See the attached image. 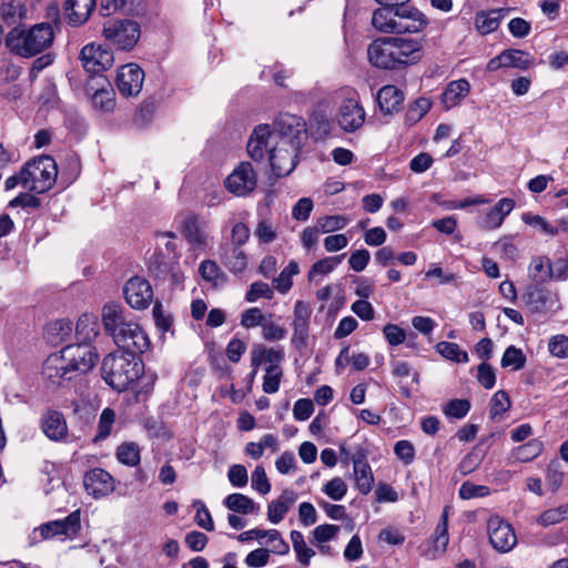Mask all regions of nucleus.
I'll return each instance as SVG.
<instances>
[{
  "instance_id": "nucleus-26",
  "label": "nucleus",
  "mask_w": 568,
  "mask_h": 568,
  "mask_svg": "<svg viewBox=\"0 0 568 568\" xmlns=\"http://www.w3.org/2000/svg\"><path fill=\"white\" fill-rule=\"evenodd\" d=\"M182 233L193 250L202 251L209 243V235L201 227L197 215L191 214L183 220Z\"/></svg>"
},
{
  "instance_id": "nucleus-4",
  "label": "nucleus",
  "mask_w": 568,
  "mask_h": 568,
  "mask_svg": "<svg viewBox=\"0 0 568 568\" xmlns=\"http://www.w3.org/2000/svg\"><path fill=\"white\" fill-rule=\"evenodd\" d=\"M101 371L108 385L123 392L141 376L143 363L138 356L111 353L103 358Z\"/></svg>"
},
{
  "instance_id": "nucleus-64",
  "label": "nucleus",
  "mask_w": 568,
  "mask_h": 568,
  "mask_svg": "<svg viewBox=\"0 0 568 568\" xmlns=\"http://www.w3.org/2000/svg\"><path fill=\"white\" fill-rule=\"evenodd\" d=\"M551 355L565 358L568 356V337L565 335H556L550 338L548 344Z\"/></svg>"
},
{
  "instance_id": "nucleus-57",
  "label": "nucleus",
  "mask_w": 568,
  "mask_h": 568,
  "mask_svg": "<svg viewBox=\"0 0 568 568\" xmlns=\"http://www.w3.org/2000/svg\"><path fill=\"white\" fill-rule=\"evenodd\" d=\"M470 409V403L467 399H452L443 408L444 414L450 418H463Z\"/></svg>"
},
{
  "instance_id": "nucleus-59",
  "label": "nucleus",
  "mask_w": 568,
  "mask_h": 568,
  "mask_svg": "<svg viewBox=\"0 0 568 568\" xmlns=\"http://www.w3.org/2000/svg\"><path fill=\"white\" fill-rule=\"evenodd\" d=\"M323 491L333 500H342L347 493V486L341 477H334L324 485Z\"/></svg>"
},
{
  "instance_id": "nucleus-16",
  "label": "nucleus",
  "mask_w": 568,
  "mask_h": 568,
  "mask_svg": "<svg viewBox=\"0 0 568 568\" xmlns=\"http://www.w3.org/2000/svg\"><path fill=\"white\" fill-rule=\"evenodd\" d=\"M81 529L80 510L72 511L69 516L61 520H53L40 526L41 536L44 539L64 535L73 538Z\"/></svg>"
},
{
  "instance_id": "nucleus-61",
  "label": "nucleus",
  "mask_w": 568,
  "mask_h": 568,
  "mask_svg": "<svg viewBox=\"0 0 568 568\" xmlns=\"http://www.w3.org/2000/svg\"><path fill=\"white\" fill-rule=\"evenodd\" d=\"M193 506L196 507L195 523L207 531L214 530V523L206 506L201 500H195Z\"/></svg>"
},
{
  "instance_id": "nucleus-1",
  "label": "nucleus",
  "mask_w": 568,
  "mask_h": 568,
  "mask_svg": "<svg viewBox=\"0 0 568 568\" xmlns=\"http://www.w3.org/2000/svg\"><path fill=\"white\" fill-rule=\"evenodd\" d=\"M424 57V43L417 38L382 37L367 47L369 63L378 69L397 70L418 63Z\"/></svg>"
},
{
  "instance_id": "nucleus-24",
  "label": "nucleus",
  "mask_w": 568,
  "mask_h": 568,
  "mask_svg": "<svg viewBox=\"0 0 568 568\" xmlns=\"http://www.w3.org/2000/svg\"><path fill=\"white\" fill-rule=\"evenodd\" d=\"M71 371L62 354H51L43 363L42 375L53 385L71 379Z\"/></svg>"
},
{
  "instance_id": "nucleus-39",
  "label": "nucleus",
  "mask_w": 568,
  "mask_h": 568,
  "mask_svg": "<svg viewBox=\"0 0 568 568\" xmlns=\"http://www.w3.org/2000/svg\"><path fill=\"white\" fill-rule=\"evenodd\" d=\"M224 505L227 509L243 515L255 514L258 511V506L252 498L239 493L229 495L224 499Z\"/></svg>"
},
{
  "instance_id": "nucleus-53",
  "label": "nucleus",
  "mask_w": 568,
  "mask_h": 568,
  "mask_svg": "<svg viewBox=\"0 0 568 568\" xmlns=\"http://www.w3.org/2000/svg\"><path fill=\"white\" fill-rule=\"evenodd\" d=\"M267 538L268 549L275 555H287L290 552L288 544L283 539L281 532L276 529L264 530V538Z\"/></svg>"
},
{
  "instance_id": "nucleus-54",
  "label": "nucleus",
  "mask_w": 568,
  "mask_h": 568,
  "mask_svg": "<svg viewBox=\"0 0 568 568\" xmlns=\"http://www.w3.org/2000/svg\"><path fill=\"white\" fill-rule=\"evenodd\" d=\"M348 222L345 215H327L318 219L317 227L322 233H329L344 229Z\"/></svg>"
},
{
  "instance_id": "nucleus-41",
  "label": "nucleus",
  "mask_w": 568,
  "mask_h": 568,
  "mask_svg": "<svg viewBox=\"0 0 568 568\" xmlns=\"http://www.w3.org/2000/svg\"><path fill=\"white\" fill-rule=\"evenodd\" d=\"M290 538L296 554L297 561L304 567L308 566L311 559L315 556V550L306 545L303 534L298 530H292Z\"/></svg>"
},
{
  "instance_id": "nucleus-10",
  "label": "nucleus",
  "mask_w": 568,
  "mask_h": 568,
  "mask_svg": "<svg viewBox=\"0 0 568 568\" xmlns=\"http://www.w3.org/2000/svg\"><path fill=\"white\" fill-rule=\"evenodd\" d=\"M271 143L268 161L274 175L277 178L288 175L297 165L302 146L290 145L285 141L281 143L278 141H271Z\"/></svg>"
},
{
  "instance_id": "nucleus-44",
  "label": "nucleus",
  "mask_w": 568,
  "mask_h": 568,
  "mask_svg": "<svg viewBox=\"0 0 568 568\" xmlns=\"http://www.w3.org/2000/svg\"><path fill=\"white\" fill-rule=\"evenodd\" d=\"M485 457V450L475 446L467 455L463 457L458 465V470L463 476L473 473L481 464Z\"/></svg>"
},
{
  "instance_id": "nucleus-38",
  "label": "nucleus",
  "mask_w": 568,
  "mask_h": 568,
  "mask_svg": "<svg viewBox=\"0 0 568 568\" xmlns=\"http://www.w3.org/2000/svg\"><path fill=\"white\" fill-rule=\"evenodd\" d=\"M101 88L97 89L92 94V104L101 111H111L114 108V91L105 78H101Z\"/></svg>"
},
{
  "instance_id": "nucleus-7",
  "label": "nucleus",
  "mask_w": 568,
  "mask_h": 568,
  "mask_svg": "<svg viewBox=\"0 0 568 568\" xmlns=\"http://www.w3.org/2000/svg\"><path fill=\"white\" fill-rule=\"evenodd\" d=\"M102 36L115 50L129 52L140 40L141 27L130 19L108 20L103 23Z\"/></svg>"
},
{
  "instance_id": "nucleus-5",
  "label": "nucleus",
  "mask_w": 568,
  "mask_h": 568,
  "mask_svg": "<svg viewBox=\"0 0 568 568\" xmlns=\"http://www.w3.org/2000/svg\"><path fill=\"white\" fill-rule=\"evenodd\" d=\"M158 246L162 250L165 247V253L162 256H155L150 263V272L153 280L160 282H169V284H181L184 281V274L181 272L180 266L173 264L171 261L178 258V246L175 243V235L171 232H163L156 234Z\"/></svg>"
},
{
  "instance_id": "nucleus-25",
  "label": "nucleus",
  "mask_w": 568,
  "mask_h": 568,
  "mask_svg": "<svg viewBox=\"0 0 568 568\" xmlns=\"http://www.w3.org/2000/svg\"><path fill=\"white\" fill-rule=\"evenodd\" d=\"M352 463L356 487L361 494L367 495L372 490L374 476L366 460V455L362 452H357L352 456Z\"/></svg>"
},
{
  "instance_id": "nucleus-33",
  "label": "nucleus",
  "mask_w": 568,
  "mask_h": 568,
  "mask_svg": "<svg viewBox=\"0 0 568 568\" xmlns=\"http://www.w3.org/2000/svg\"><path fill=\"white\" fill-rule=\"evenodd\" d=\"M72 332V323L69 320H57L49 323L44 328V338L52 345L58 346L65 342Z\"/></svg>"
},
{
  "instance_id": "nucleus-29",
  "label": "nucleus",
  "mask_w": 568,
  "mask_h": 568,
  "mask_svg": "<svg viewBox=\"0 0 568 568\" xmlns=\"http://www.w3.org/2000/svg\"><path fill=\"white\" fill-rule=\"evenodd\" d=\"M297 499V494L293 490L285 489L280 497L273 500L267 507V518L272 524L282 521Z\"/></svg>"
},
{
  "instance_id": "nucleus-36",
  "label": "nucleus",
  "mask_w": 568,
  "mask_h": 568,
  "mask_svg": "<svg viewBox=\"0 0 568 568\" xmlns=\"http://www.w3.org/2000/svg\"><path fill=\"white\" fill-rule=\"evenodd\" d=\"M470 85L466 79H459L448 83L443 93L442 101L446 109L456 106L469 92Z\"/></svg>"
},
{
  "instance_id": "nucleus-32",
  "label": "nucleus",
  "mask_w": 568,
  "mask_h": 568,
  "mask_svg": "<svg viewBox=\"0 0 568 568\" xmlns=\"http://www.w3.org/2000/svg\"><path fill=\"white\" fill-rule=\"evenodd\" d=\"M126 303L135 310L146 308L154 298L152 286H124Z\"/></svg>"
},
{
  "instance_id": "nucleus-6",
  "label": "nucleus",
  "mask_w": 568,
  "mask_h": 568,
  "mask_svg": "<svg viewBox=\"0 0 568 568\" xmlns=\"http://www.w3.org/2000/svg\"><path fill=\"white\" fill-rule=\"evenodd\" d=\"M22 175L24 182H28L29 191L42 194L49 191L57 180L55 161L49 155L39 156L22 166Z\"/></svg>"
},
{
  "instance_id": "nucleus-34",
  "label": "nucleus",
  "mask_w": 568,
  "mask_h": 568,
  "mask_svg": "<svg viewBox=\"0 0 568 568\" xmlns=\"http://www.w3.org/2000/svg\"><path fill=\"white\" fill-rule=\"evenodd\" d=\"M99 334L98 317L94 314H82L75 326V336L79 343L91 344Z\"/></svg>"
},
{
  "instance_id": "nucleus-18",
  "label": "nucleus",
  "mask_w": 568,
  "mask_h": 568,
  "mask_svg": "<svg viewBox=\"0 0 568 568\" xmlns=\"http://www.w3.org/2000/svg\"><path fill=\"white\" fill-rule=\"evenodd\" d=\"M365 121V111L355 99H347L343 101L337 122L346 132H354L359 129Z\"/></svg>"
},
{
  "instance_id": "nucleus-15",
  "label": "nucleus",
  "mask_w": 568,
  "mask_h": 568,
  "mask_svg": "<svg viewBox=\"0 0 568 568\" xmlns=\"http://www.w3.org/2000/svg\"><path fill=\"white\" fill-rule=\"evenodd\" d=\"M487 530L491 546L500 552L510 551L517 544L513 527L498 516L488 520Z\"/></svg>"
},
{
  "instance_id": "nucleus-22",
  "label": "nucleus",
  "mask_w": 568,
  "mask_h": 568,
  "mask_svg": "<svg viewBox=\"0 0 568 568\" xmlns=\"http://www.w3.org/2000/svg\"><path fill=\"white\" fill-rule=\"evenodd\" d=\"M272 146L271 143V130L267 124L257 125L248 142H247V152L250 156L254 161H262L265 158V154H268V150Z\"/></svg>"
},
{
  "instance_id": "nucleus-55",
  "label": "nucleus",
  "mask_w": 568,
  "mask_h": 568,
  "mask_svg": "<svg viewBox=\"0 0 568 568\" xmlns=\"http://www.w3.org/2000/svg\"><path fill=\"white\" fill-rule=\"evenodd\" d=\"M114 420V412L111 408H104L100 415L98 434L94 436L93 440L99 442L105 439L111 433Z\"/></svg>"
},
{
  "instance_id": "nucleus-13",
  "label": "nucleus",
  "mask_w": 568,
  "mask_h": 568,
  "mask_svg": "<svg viewBox=\"0 0 568 568\" xmlns=\"http://www.w3.org/2000/svg\"><path fill=\"white\" fill-rule=\"evenodd\" d=\"M257 183L256 173L248 162L240 163L225 180V187L236 196L251 193Z\"/></svg>"
},
{
  "instance_id": "nucleus-27",
  "label": "nucleus",
  "mask_w": 568,
  "mask_h": 568,
  "mask_svg": "<svg viewBox=\"0 0 568 568\" xmlns=\"http://www.w3.org/2000/svg\"><path fill=\"white\" fill-rule=\"evenodd\" d=\"M219 255L231 272L237 273L246 268L247 257L241 246L224 243L220 246Z\"/></svg>"
},
{
  "instance_id": "nucleus-8",
  "label": "nucleus",
  "mask_w": 568,
  "mask_h": 568,
  "mask_svg": "<svg viewBox=\"0 0 568 568\" xmlns=\"http://www.w3.org/2000/svg\"><path fill=\"white\" fill-rule=\"evenodd\" d=\"M307 139V126L303 118L282 113L274 121L271 141L287 142L290 145L303 146Z\"/></svg>"
},
{
  "instance_id": "nucleus-50",
  "label": "nucleus",
  "mask_w": 568,
  "mask_h": 568,
  "mask_svg": "<svg viewBox=\"0 0 568 568\" xmlns=\"http://www.w3.org/2000/svg\"><path fill=\"white\" fill-rule=\"evenodd\" d=\"M310 131L314 139H325L331 131V122L325 114L315 112L310 119Z\"/></svg>"
},
{
  "instance_id": "nucleus-31",
  "label": "nucleus",
  "mask_w": 568,
  "mask_h": 568,
  "mask_svg": "<svg viewBox=\"0 0 568 568\" xmlns=\"http://www.w3.org/2000/svg\"><path fill=\"white\" fill-rule=\"evenodd\" d=\"M404 93L395 85H384L377 93V103L385 114L399 110Z\"/></svg>"
},
{
  "instance_id": "nucleus-30",
  "label": "nucleus",
  "mask_w": 568,
  "mask_h": 568,
  "mask_svg": "<svg viewBox=\"0 0 568 568\" xmlns=\"http://www.w3.org/2000/svg\"><path fill=\"white\" fill-rule=\"evenodd\" d=\"M95 6V0H67L64 13L71 24L85 22Z\"/></svg>"
},
{
  "instance_id": "nucleus-19",
  "label": "nucleus",
  "mask_w": 568,
  "mask_h": 568,
  "mask_svg": "<svg viewBox=\"0 0 568 568\" xmlns=\"http://www.w3.org/2000/svg\"><path fill=\"white\" fill-rule=\"evenodd\" d=\"M312 310L308 304L298 301L294 307L292 343L296 347L306 346Z\"/></svg>"
},
{
  "instance_id": "nucleus-58",
  "label": "nucleus",
  "mask_w": 568,
  "mask_h": 568,
  "mask_svg": "<svg viewBox=\"0 0 568 568\" xmlns=\"http://www.w3.org/2000/svg\"><path fill=\"white\" fill-rule=\"evenodd\" d=\"M510 408V400L508 394L504 390H498L494 394L490 400V417L495 418L501 416Z\"/></svg>"
},
{
  "instance_id": "nucleus-35",
  "label": "nucleus",
  "mask_w": 568,
  "mask_h": 568,
  "mask_svg": "<svg viewBox=\"0 0 568 568\" xmlns=\"http://www.w3.org/2000/svg\"><path fill=\"white\" fill-rule=\"evenodd\" d=\"M284 358L282 349L266 348L263 345H254L251 351V366L254 367V373L262 363H270V365H280Z\"/></svg>"
},
{
  "instance_id": "nucleus-9",
  "label": "nucleus",
  "mask_w": 568,
  "mask_h": 568,
  "mask_svg": "<svg viewBox=\"0 0 568 568\" xmlns=\"http://www.w3.org/2000/svg\"><path fill=\"white\" fill-rule=\"evenodd\" d=\"M79 60L87 73L100 75L113 65L114 54L110 48L91 42L81 49Z\"/></svg>"
},
{
  "instance_id": "nucleus-63",
  "label": "nucleus",
  "mask_w": 568,
  "mask_h": 568,
  "mask_svg": "<svg viewBox=\"0 0 568 568\" xmlns=\"http://www.w3.org/2000/svg\"><path fill=\"white\" fill-rule=\"evenodd\" d=\"M542 450V444L541 442L537 439H532L528 442L527 444L519 446L516 449V456L517 458L521 460H530L536 458Z\"/></svg>"
},
{
  "instance_id": "nucleus-21",
  "label": "nucleus",
  "mask_w": 568,
  "mask_h": 568,
  "mask_svg": "<svg viewBox=\"0 0 568 568\" xmlns=\"http://www.w3.org/2000/svg\"><path fill=\"white\" fill-rule=\"evenodd\" d=\"M40 425L43 434L51 440L61 442L68 435V425L62 413L48 409L42 414Z\"/></svg>"
},
{
  "instance_id": "nucleus-46",
  "label": "nucleus",
  "mask_w": 568,
  "mask_h": 568,
  "mask_svg": "<svg viewBox=\"0 0 568 568\" xmlns=\"http://www.w3.org/2000/svg\"><path fill=\"white\" fill-rule=\"evenodd\" d=\"M435 348L443 357L456 363H467L469 359L467 352L462 351L456 343L439 342Z\"/></svg>"
},
{
  "instance_id": "nucleus-62",
  "label": "nucleus",
  "mask_w": 568,
  "mask_h": 568,
  "mask_svg": "<svg viewBox=\"0 0 568 568\" xmlns=\"http://www.w3.org/2000/svg\"><path fill=\"white\" fill-rule=\"evenodd\" d=\"M549 278L566 281L568 278V257H557L549 264Z\"/></svg>"
},
{
  "instance_id": "nucleus-23",
  "label": "nucleus",
  "mask_w": 568,
  "mask_h": 568,
  "mask_svg": "<svg viewBox=\"0 0 568 568\" xmlns=\"http://www.w3.org/2000/svg\"><path fill=\"white\" fill-rule=\"evenodd\" d=\"M515 207V201L509 197L499 200L484 216L480 217L479 226L490 231L501 226L507 215Z\"/></svg>"
},
{
  "instance_id": "nucleus-49",
  "label": "nucleus",
  "mask_w": 568,
  "mask_h": 568,
  "mask_svg": "<svg viewBox=\"0 0 568 568\" xmlns=\"http://www.w3.org/2000/svg\"><path fill=\"white\" fill-rule=\"evenodd\" d=\"M432 103L426 98H419L409 105L405 114L408 125L417 123L430 109Z\"/></svg>"
},
{
  "instance_id": "nucleus-48",
  "label": "nucleus",
  "mask_w": 568,
  "mask_h": 568,
  "mask_svg": "<svg viewBox=\"0 0 568 568\" xmlns=\"http://www.w3.org/2000/svg\"><path fill=\"white\" fill-rule=\"evenodd\" d=\"M266 373L263 377V392L266 394H274L280 389L283 371L280 365H270L266 367Z\"/></svg>"
},
{
  "instance_id": "nucleus-47",
  "label": "nucleus",
  "mask_w": 568,
  "mask_h": 568,
  "mask_svg": "<svg viewBox=\"0 0 568 568\" xmlns=\"http://www.w3.org/2000/svg\"><path fill=\"white\" fill-rule=\"evenodd\" d=\"M567 517L568 505H560L542 511L537 518V523L542 527H548L561 523Z\"/></svg>"
},
{
  "instance_id": "nucleus-60",
  "label": "nucleus",
  "mask_w": 568,
  "mask_h": 568,
  "mask_svg": "<svg viewBox=\"0 0 568 568\" xmlns=\"http://www.w3.org/2000/svg\"><path fill=\"white\" fill-rule=\"evenodd\" d=\"M490 493L489 488L484 485H475L470 481H465L459 487V497L462 499H471L476 497H485Z\"/></svg>"
},
{
  "instance_id": "nucleus-45",
  "label": "nucleus",
  "mask_w": 568,
  "mask_h": 568,
  "mask_svg": "<svg viewBox=\"0 0 568 568\" xmlns=\"http://www.w3.org/2000/svg\"><path fill=\"white\" fill-rule=\"evenodd\" d=\"M116 458L121 464L133 467L140 463V447L135 443H123L116 449Z\"/></svg>"
},
{
  "instance_id": "nucleus-42",
  "label": "nucleus",
  "mask_w": 568,
  "mask_h": 568,
  "mask_svg": "<svg viewBox=\"0 0 568 568\" xmlns=\"http://www.w3.org/2000/svg\"><path fill=\"white\" fill-rule=\"evenodd\" d=\"M505 68H517L527 70L534 64V59L529 53L518 49H507L501 51Z\"/></svg>"
},
{
  "instance_id": "nucleus-40",
  "label": "nucleus",
  "mask_w": 568,
  "mask_h": 568,
  "mask_svg": "<svg viewBox=\"0 0 568 568\" xmlns=\"http://www.w3.org/2000/svg\"><path fill=\"white\" fill-rule=\"evenodd\" d=\"M342 256H329L314 263L308 272L310 282H322L341 263Z\"/></svg>"
},
{
  "instance_id": "nucleus-43",
  "label": "nucleus",
  "mask_w": 568,
  "mask_h": 568,
  "mask_svg": "<svg viewBox=\"0 0 568 568\" xmlns=\"http://www.w3.org/2000/svg\"><path fill=\"white\" fill-rule=\"evenodd\" d=\"M501 18L500 10H494L488 13L481 12L476 16L475 24L481 34H488L499 27Z\"/></svg>"
},
{
  "instance_id": "nucleus-11",
  "label": "nucleus",
  "mask_w": 568,
  "mask_h": 568,
  "mask_svg": "<svg viewBox=\"0 0 568 568\" xmlns=\"http://www.w3.org/2000/svg\"><path fill=\"white\" fill-rule=\"evenodd\" d=\"M71 373L85 374L90 372L99 359L95 348L88 343L68 345L61 351Z\"/></svg>"
},
{
  "instance_id": "nucleus-14",
  "label": "nucleus",
  "mask_w": 568,
  "mask_h": 568,
  "mask_svg": "<svg viewBox=\"0 0 568 568\" xmlns=\"http://www.w3.org/2000/svg\"><path fill=\"white\" fill-rule=\"evenodd\" d=\"M144 72L135 63H128L116 71L115 85L121 95L125 98L136 97L143 85Z\"/></svg>"
},
{
  "instance_id": "nucleus-17",
  "label": "nucleus",
  "mask_w": 568,
  "mask_h": 568,
  "mask_svg": "<svg viewBox=\"0 0 568 568\" xmlns=\"http://www.w3.org/2000/svg\"><path fill=\"white\" fill-rule=\"evenodd\" d=\"M83 485L87 493L94 498L108 496L114 490L113 477L102 468H93L87 471Z\"/></svg>"
},
{
  "instance_id": "nucleus-3",
  "label": "nucleus",
  "mask_w": 568,
  "mask_h": 568,
  "mask_svg": "<svg viewBox=\"0 0 568 568\" xmlns=\"http://www.w3.org/2000/svg\"><path fill=\"white\" fill-rule=\"evenodd\" d=\"M54 40L53 27L49 22L37 23L30 29H11L7 34L8 47L17 54L30 58L51 47Z\"/></svg>"
},
{
  "instance_id": "nucleus-20",
  "label": "nucleus",
  "mask_w": 568,
  "mask_h": 568,
  "mask_svg": "<svg viewBox=\"0 0 568 568\" xmlns=\"http://www.w3.org/2000/svg\"><path fill=\"white\" fill-rule=\"evenodd\" d=\"M101 317L105 333L112 338L132 321L128 317L125 310L114 302H109L102 307Z\"/></svg>"
},
{
  "instance_id": "nucleus-51",
  "label": "nucleus",
  "mask_w": 568,
  "mask_h": 568,
  "mask_svg": "<svg viewBox=\"0 0 568 568\" xmlns=\"http://www.w3.org/2000/svg\"><path fill=\"white\" fill-rule=\"evenodd\" d=\"M448 510L446 506L443 510L440 521L435 529L434 547L437 550L444 551L448 545Z\"/></svg>"
},
{
  "instance_id": "nucleus-52",
  "label": "nucleus",
  "mask_w": 568,
  "mask_h": 568,
  "mask_svg": "<svg viewBox=\"0 0 568 568\" xmlns=\"http://www.w3.org/2000/svg\"><path fill=\"white\" fill-rule=\"evenodd\" d=\"M525 363L526 356L523 351L513 345L506 348L500 361L504 368L511 367L515 371L521 369L525 366Z\"/></svg>"
},
{
  "instance_id": "nucleus-37",
  "label": "nucleus",
  "mask_w": 568,
  "mask_h": 568,
  "mask_svg": "<svg viewBox=\"0 0 568 568\" xmlns=\"http://www.w3.org/2000/svg\"><path fill=\"white\" fill-rule=\"evenodd\" d=\"M521 300L531 311L538 312L547 306L549 293L544 286H526Z\"/></svg>"
},
{
  "instance_id": "nucleus-2",
  "label": "nucleus",
  "mask_w": 568,
  "mask_h": 568,
  "mask_svg": "<svg viewBox=\"0 0 568 568\" xmlns=\"http://www.w3.org/2000/svg\"><path fill=\"white\" fill-rule=\"evenodd\" d=\"M429 24V19L418 8L409 4L378 8L373 12L372 26L382 33H420Z\"/></svg>"
},
{
  "instance_id": "nucleus-12",
  "label": "nucleus",
  "mask_w": 568,
  "mask_h": 568,
  "mask_svg": "<svg viewBox=\"0 0 568 568\" xmlns=\"http://www.w3.org/2000/svg\"><path fill=\"white\" fill-rule=\"evenodd\" d=\"M113 342L124 351V354L133 356L144 353L150 347L146 333L134 321H131L124 329L122 328L114 334Z\"/></svg>"
},
{
  "instance_id": "nucleus-28",
  "label": "nucleus",
  "mask_w": 568,
  "mask_h": 568,
  "mask_svg": "<svg viewBox=\"0 0 568 568\" xmlns=\"http://www.w3.org/2000/svg\"><path fill=\"white\" fill-rule=\"evenodd\" d=\"M27 17V8L20 0H9L0 4V20L8 28H16Z\"/></svg>"
},
{
  "instance_id": "nucleus-56",
  "label": "nucleus",
  "mask_w": 568,
  "mask_h": 568,
  "mask_svg": "<svg viewBox=\"0 0 568 568\" xmlns=\"http://www.w3.org/2000/svg\"><path fill=\"white\" fill-rule=\"evenodd\" d=\"M521 220L524 223L538 229L541 233L546 235H556L558 233V229L551 225L540 215L524 213Z\"/></svg>"
}]
</instances>
